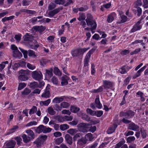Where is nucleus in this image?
Wrapping results in <instances>:
<instances>
[{
    "mask_svg": "<svg viewBox=\"0 0 148 148\" xmlns=\"http://www.w3.org/2000/svg\"><path fill=\"white\" fill-rule=\"evenodd\" d=\"M89 49V48H75L72 50L71 54L73 57H78L80 55H82Z\"/></svg>",
    "mask_w": 148,
    "mask_h": 148,
    "instance_id": "f257e3e1",
    "label": "nucleus"
},
{
    "mask_svg": "<svg viewBox=\"0 0 148 148\" xmlns=\"http://www.w3.org/2000/svg\"><path fill=\"white\" fill-rule=\"evenodd\" d=\"M52 129L50 128L47 127L46 126L41 125H40L35 130V131L37 133L40 134L42 132L46 133L50 132L52 130Z\"/></svg>",
    "mask_w": 148,
    "mask_h": 148,
    "instance_id": "f03ea898",
    "label": "nucleus"
},
{
    "mask_svg": "<svg viewBox=\"0 0 148 148\" xmlns=\"http://www.w3.org/2000/svg\"><path fill=\"white\" fill-rule=\"evenodd\" d=\"M32 76L34 79L39 81L42 78V75L41 72L40 71H35L32 72Z\"/></svg>",
    "mask_w": 148,
    "mask_h": 148,
    "instance_id": "7ed1b4c3",
    "label": "nucleus"
},
{
    "mask_svg": "<svg viewBox=\"0 0 148 148\" xmlns=\"http://www.w3.org/2000/svg\"><path fill=\"white\" fill-rule=\"evenodd\" d=\"M135 114L134 112L131 110H129L126 112H121L120 113V116H125L127 119H130L132 118Z\"/></svg>",
    "mask_w": 148,
    "mask_h": 148,
    "instance_id": "20e7f679",
    "label": "nucleus"
},
{
    "mask_svg": "<svg viewBox=\"0 0 148 148\" xmlns=\"http://www.w3.org/2000/svg\"><path fill=\"white\" fill-rule=\"evenodd\" d=\"M91 124L84 123H81L78 125L79 130L83 132H87V129L89 128Z\"/></svg>",
    "mask_w": 148,
    "mask_h": 148,
    "instance_id": "39448f33",
    "label": "nucleus"
},
{
    "mask_svg": "<svg viewBox=\"0 0 148 148\" xmlns=\"http://www.w3.org/2000/svg\"><path fill=\"white\" fill-rule=\"evenodd\" d=\"M51 86L49 84H48L44 92L42 95L41 97L42 98H48L50 96V88Z\"/></svg>",
    "mask_w": 148,
    "mask_h": 148,
    "instance_id": "423d86ee",
    "label": "nucleus"
},
{
    "mask_svg": "<svg viewBox=\"0 0 148 148\" xmlns=\"http://www.w3.org/2000/svg\"><path fill=\"white\" fill-rule=\"evenodd\" d=\"M24 43L31 46H33V45L37 42L36 41L33 39V38H24Z\"/></svg>",
    "mask_w": 148,
    "mask_h": 148,
    "instance_id": "0eeeda50",
    "label": "nucleus"
},
{
    "mask_svg": "<svg viewBox=\"0 0 148 148\" xmlns=\"http://www.w3.org/2000/svg\"><path fill=\"white\" fill-rule=\"evenodd\" d=\"M26 72L23 70H21L19 71L21 75L18 76V79L21 81H25L28 79V77L25 75Z\"/></svg>",
    "mask_w": 148,
    "mask_h": 148,
    "instance_id": "6e6552de",
    "label": "nucleus"
},
{
    "mask_svg": "<svg viewBox=\"0 0 148 148\" xmlns=\"http://www.w3.org/2000/svg\"><path fill=\"white\" fill-rule=\"evenodd\" d=\"M62 9V7H60L56 8L53 10L49 12L48 14L49 17L51 18L53 17L55 14L58 13L60 10Z\"/></svg>",
    "mask_w": 148,
    "mask_h": 148,
    "instance_id": "1a4fd4ad",
    "label": "nucleus"
},
{
    "mask_svg": "<svg viewBox=\"0 0 148 148\" xmlns=\"http://www.w3.org/2000/svg\"><path fill=\"white\" fill-rule=\"evenodd\" d=\"M87 24L88 26L90 27L91 28H86L85 29L86 30H95L97 27V24L94 20L90 21L89 23V24Z\"/></svg>",
    "mask_w": 148,
    "mask_h": 148,
    "instance_id": "9d476101",
    "label": "nucleus"
},
{
    "mask_svg": "<svg viewBox=\"0 0 148 148\" xmlns=\"http://www.w3.org/2000/svg\"><path fill=\"white\" fill-rule=\"evenodd\" d=\"M45 29V26H35L32 28V31H38L40 33H41L44 31Z\"/></svg>",
    "mask_w": 148,
    "mask_h": 148,
    "instance_id": "9b49d317",
    "label": "nucleus"
},
{
    "mask_svg": "<svg viewBox=\"0 0 148 148\" xmlns=\"http://www.w3.org/2000/svg\"><path fill=\"white\" fill-rule=\"evenodd\" d=\"M103 86L105 89L109 88L112 87V83L110 81L106 80H103Z\"/></svg>",
    "mask_w": 148,
    "mask_h": 148,
    "instance_id": "f8f14e48",
    "label": "nucleus"
},
{
    "mask_svg": "<svg viewBox=\"0 0 148 148\" xmlns=\"http://www.w3.org/2000/svg\"><path fill=\"white\" fill-rule=\"evenodd\" d=\"M147 66L145 65L138 70L136 73L134 74L133 77V79H135L140 76L141 73L146 68Z\"/></svg>",
    "mask_w": 148,
    "mask_h": 148,
    "instance_id": "ddd939ff",
    "label": "nucleus"
},
{
    "mask_svg": "<svg viewBox=\"0 0 148 148\" xmlns=\"http://www.w3.org/2000/svg\"><path fill=\"white\" fill-rule=\"evenodd\" d=\"M140 21H138L137 23L134 25L132 29L131 32H133L141 29L142 26L140 25Z\"/></svg>",
    "mask_w": 148,
    "mask_h": 148,
    "instance_id": "4468645a",
    "label": "nucleus"
},
{
    "mask_svg": "<svg viewBox=\"0 0 148 148\" xmlns=\"http://www.w3.org/2000/svg\"><path fill=\"white\" fill-rule=\"evenodd\" d=\"M69 79V77L66 75H65L61 77V84L63 86L67 85L68 83V80Z\"/></svg>",
    "mask_w": 148,
    "mask_h": 148,
    "instance_id": "2eb2a0df",
    "label": "nucleus"
},
{
    "mask_svg": "<svg viewBox=\"0 0 148 148\" xmlns=\"http://www.w3.org/2000/svg\"><path fill=\"white\" fill-rule=\"evenodd\" d=\"M139 128V127L137 125L134 123L129 124L128 127L129 129L134 131H137Z\"/></svg>",
    "mask_w": 148,
    "mask_h": 148,
    "instance_id": "dca6fc26",
    "label": "nucleus"
},
{
    "mask_svg": "<svg viewBox=\"0 0 148 148\" xmlns=\"http://www.w3.org/2000/svg\"><path fill=\"white\" fill-rule=\"evenodd\" d=\"M65 138L66 142L69 145H71L72 143V137L68 134H66L65 136Z\"/></svg>",
    "mask_w": 148,
    "mask_h": 148,
    "instance_id": "f3484780",
    "label": "nucleus"
},
{
    "mask_svg": "<svg viewBox=\"0 0 148 148\" xmlns=\"http://www.w3.org/2000/svg\"><path fill=\"white\" fill-rule=\"evenodd\" d=\"M130 69L131 68L128 66H123L120 69L119 71L122 74H125L126 73L127 71Z\"/></svg>",
    "mask_w": 148,
    "mask_h": 148,
    "instance_id": "a211bd4d",
    "label": "nucleus"
},
{
    "mask_svg": "<svg viewBox=\"0 0 148 148\" xmlns=\"http://www.w3.org/2000/svg\"><path fill=\"white\" fill-rule=\"evenodd\" d=\"M117 126V125H113L110 126L107 132L108 134H111L114 132Z\"/></svg>",
    "mask_w": 148,
    "mask_h": 148,
    "instance_id": "6ab92c4d",
    "label": "nucleus"
},
{
    "mask_svg": "<svg viewBox=\"0 0 148 148\" xmlns=\"http://www.w3.org/2000/svg\"><path fill=\"white\" fill-rule=\"evenodd\" d=\"M13 56L16 58H21L22 56V53L18 51H13Z\"/></svg>",
    "mask_w": 148,
    "mask_h": 148,
    "instance_id": "aec40b11",
    "label": "nucleus"
},
{
    "mask_svg": "<svg viewBox=\"0 0 148 148\" xmlns=\"http://www.w3.org/2000/svg\"><path fill=\"white\" fill-rule=\"evenodd\" d=\"M115 14L114 13H112L108 15L107 19V21L109 23L112 22L114 19V17Z\"/></svg>",
    "mask_w": 148,
    "mask_h": 148,
    "instance_id": "412c9836",
    "label": "nucleus"
},
{
    "mask_svg": "<svg viewBox=\"0 0 148 148\" xmlns=\"http://www.w3.org/2000/svg\"><path fill=\"white\" fill-rule=\"evenodd\" d=\"M51 101L50 99H48L47 100L45 101H41L40 102V104L41 106H48L49 104L50 103Z\"/></svg>",
    "mask_w": 148,
    "mask_h": 148,
    "instance_id": "4be33fe9",
    "label": "nucleus"
},
{
    "mask_svg": "<svg viewBox=\"0 0 148 148\" xmlns=\"http://www.w3.org/2000/svg\"><path fill=\"white\" fill-rule=\"evenodd\" d=\"M96 106L99 109H101L102 107V104H101L99 98H97L95 101Z\"/></svg>",
    "mask_w": 148,
    "mask_h": 148,
    "instance_id": "5701e85b",
    "label": "nucleus"
},
{
    "mask_svg": "<svg viewBox=\"0 0 148 148\" xmlns=\"http://www.w3.org/2000/svg\"><path fill=\"white\" fill-rule=\"evenodd\" d=\"M26 132L28 134V135L31 137L32 139H34L35 138V135L34 133L31 130H27Z\"/></svg>",
    "mask_w": 148,
    "mask_h": 148,
    "instance_id": "b1692460",
    "label": "nucleus"
},
{
    "mask_svg": "<svg viewBox=\"0 0 148 148\" xmlns=\"http://www.w3.org/2000/svg\"><path fill=\"white\" fill-rule=\"evenodd\" d=\"M85 138L87 141L88 140L92 141L94 138L92 134L91 133H89L86 134L85 136Z\"/></svg>",
    "mask_w": 148,
    "mask_h": 148,
    "instance_id": "393cba45",
    "label": "nucleus"
},
{
    "mask_svg": "<svg viewBox=\"0 0 148 148\" xmlns=\"http://www.w3.org/2000/svg\"><path fill=\"white\" fill-rule=\"evenodd\" d=\"M16 144L15 141L12 140L8 142L6 144L7 147H8L10 148H14Z\"/></svg>",
    "mask_w": 148,
    "mask_h": 148,
    "instance_id": "a878e982",
    "label": "nucleus"
},
{
    "mask_svg": "<svg viewBox=\"0 0 148 148\" xmlns=\"http://www.w3.org/2000/svg\"><path fill=\"white\" fill-rule=\"evenodd\" d=\"M22 137L23 142L25 143H27L30 141L31 138L29 136H27L26 134H23L22 136Z\"/></svg>",
    "mask_w": 148,
    "mask_h": 148,
    "instance_id": "bb28decb",
    "label": "nucleus"
},
{
    "mask_svg": "<svg viewBox=\"0 0 148 148\" xmlns=\"http://www.w3.org/2000/svg\"><path fill=\"white\" fill-rule=\"evenodd\" d=\"M87 140L83 138H82L79 139L77 142V144L80 145L82 146L85 145L87 143Z\"/></svg>",
    "mask_w": 148,
    "mask_h": 148,
    "instance_id": "cd10ccee",
    "label": "nucleus"
},
{
    "mask_svg": "<svg viewBox=\"0 0 148 148\" xmlns=\"http://www.w3.org/2000/svg\"><path fill=\"white\" fill-rule=\"evenodd\" d=\"M64 100V98L62 97H56L53 100V102L56 103H59Z\"/></svg>",
    "mask_w": 148,
    "mask_h": 148,
    "instance_id": "c85d7f7f",
    "label": "nucleus"
},
{
    "mask_svg": "<svg viewBox=\"0 0 148 148\" xmlns=\"http://www.w3.org/2000/svg\"><path fill=\"white\" fill-rule=\"evenodd\" d=\"M70 110L72 112L76 113L80 110V108L75 106H71Z\"/></svg>",
    "mask_w": 148,
    "mask_h": 148,
    "instance_id": "c756f323",
    "label": "nucleus"
},
{
    "mask_svg": "<svg viewBox=\"0 0 148 148\" xmlns=\"http://www.w3.org/2000/svg\"><path fill=\"white\" fill-rule=\"evenodd\" d=\"M47 112L49 114L51 115H55L56 113V112L51 107H49L48 108Z\"/></svg>",
    "mask_w": 148,
    "mask_h": 148,
    "instance_id": "7c9ffc66",
    "label": "nucleus"
},
{
    "mask_svg": "<svg viewBox=\"0 0 148 148\" xmlns=\"http://www.w3.org/2000/svg\"><path fill=\"white\" fill-rule=\"evenodd\" d=\"M41 140L38 138L34 142V143L36 145V146L37 147H41Z\"/></svg>",
    "mask_w": 148,
    "mask_h": 148,
    "instance_id": "2f4dec72",
    "label": "nucleus"
},
{
    "mask_svg": "<svg viewBox=\"0 0 148 148\" xmlns=\"http://www.w3.org/2000/svg\"><path fill=\"white\" fill-rule=\"evenodd\" d=\"M93 20V17L90 14H87V18L86 19V22L87 24H89L90 23V21Z\"/></svg>",
    "mask_w": 148,
    "mask_h": 148,
    "instance_id": "473e14b6",
    "label": "nucleus"
},
{
    "mask_svg": "<svg viewBox=\"0 0 148 148\" xmlns=\"http://www.w3.org/2000/svg\"><path fill=\"white\" fill-rule=\"evenodd\" d=\"M60 105L62 108H67L70 106V104L66 102H63Z\"/></svg>",
    "mask_w": 148,
    "mask_h": 148,
    "instance_id": "72a5a7b5",
    "label": "nucleus"
},
{
    "mask_svg": "<svg viewBox=\"0 0 148 148\" xmlns=\"http://www.w3.org/2000/svg\"><path fill=\"white\" fill-rule=\"evenodd\" d=\"M53 69L51 68L49 70H46V75L49 77H51L53 75Z\"/></svg>",
    "mask_w": 148,
    "mask_h": 148,
    "instance_id": "f704fd0d",
    "label": "nucleus"
},
{
    "mask_svg": "<svg viewBox=\"0 0 148 148\" xmlns=\"http://www.w3.org/2000/svg\"><path fill=\"white\" fill-rule=\"evenodd\" d=\"M31 92L30 90L27 88H26L22 92L21 94L23 95H28Z\"/></svg>",
    "mask_w": 148,
    "mask_h": 148,
    "instance_id": "c9c22d12",
    "label": "nucleus"
},
{
    "mask_svg": "<svg viewBox=\"0 0 148 148\" xmlns=\"http://www.w3.org/2000/svg\"><path fill=\"white\" fill-rule=\"evenodd\" d=\"M60 129L62 131H64L69 128V126L66 124H62L59 126Z\"/></svg>",
    "mask_w": 148,
    "mask_h": 148,
    "instance_id": "e433bc0d",
    "label": "nucleus"
},
{
    "mask_svg": "<svg viewBox=\"0 0 148 148\" xmlns=\"http://www.w3.org/2000/svg\"><path fill=\"white\" fill-rule=\"evenodd\" d=\"M95 49H92L90 50L87 54L85 59H89L90 57L91 54L95 50Z\"/></svg>",
    "mask_w": 148,
    "mask_h": 148,
    "instance_id": "4c0bfd02",
    "label": "nucleus"
},
{
    "mask_svg": "<svg viewBox=\"0 0 148 148\" xmlns=\"http://www.w3.org/2000/svg\"><path fill=\"white\" fill-rule=\"evenodd\" d=\"M121 19L120 21H119L118 23L121 24L125 22L127 20V17L125 15H121Z\"/></svg>",
    "mask_w": 148,
    "mask_h": 148,
    "instance_id": "58836bf2",
    "label": "nucleus"
},
{
    "mask_svg": "<svg viewBox=\"0 0 148 148\" xmlns=\"http://www.w3.org/2000/svg\"><path fill=\"white\" fill-rule=\"evenodd\" d=\"M29 86L31 88L33 89L37 88L38 86V83L35 82H34L30 83Z\"/></svg>",
    "mask_w": 148,
    "mask_h": 148,
    "instance_id": "ea45409f",
    "label": "nucleus"
},
{
    "mask_svg": "<svg viewBox=\"0 0 148 148\" xmlns=\"http://www.w3.org/2000/svg\"><path fill=\"white\" fill-rule=\"evenodd\" d=\"M37 108L35 106H33L32 109L30 110L29 113L30 114H34L37 111Z\"/></svg>",
    "mask_w": 148,
    "mask_h": 148,
    "instance_id": "a19ab883",
    "label": "nucleus"
},
{
    "mask_svg": "<svg viewBox=\"0 0 148 148\" xmlns=\"http://www.w3.org/2000/svg\"><path fill=\"white\" fill-rule=\"evenodd\" d=\"M67 132L71 135H73L77 132V130L75 129H70L67 130Z\"/></svg>",
    "mask_w": 148,
    "mask_h": 148,
    "instance_id": "79ce46f5",
    "label": "nucleus"
},
{
    "mask_svg": "<svg viewBox=\"0 0 148 148\" xmlns=\"http://www.w3.org/2000/svg\"><path fill=\"white\" fill-rule=\"evenodd\" d=\"M53 108L54 110L58 112H59L62 110V108L60 105L59 106L58 104H56L53 106Z\"/></svg>",
    "mask_w": 148,
    "mask_h": 148,
    "instance_id": "37998d69",
    "label": "nucleus"
},
{
    "mask_svg": "<svg viewBox=\"0 0 148 148\" xmlns=\"http://www.w3.org/2000/svg\"><path fill=\"white\" fill-rule=\"evenodd\" d=\"M63 140V139L62 137L58 138L55 140V143L56 144L59 145L61 143Z\"/></svg>",
    "mask_w": 148,
    "mask_h": 148,
    "instance_id": "c03bdc74",
    "label": "nucleus"
},
{
    "mask_svg": "<svg viewBox=\"0 0 148 148\" xmlns=\"http://www.w3.org/2000/svg\"><path fill=\"white\" fill-rule=\"evenodd\" d=\"M79 16L77 18V19L80 21L82 20H84L86 18L85 14L82 13H79Z\"/></svg>",
    "mask_w": 148,
    "mask_h": 148,
    "instance_id": "a18cd8bd",
    "label": "nucleus"
},
{
    "mask_svg": "<svg viewBox=\"0 0 148 148\" xmlns=\"http://www.w3.org/2000/svg\"><path fill=\"white\" fill-rule=\"evenodd\" d=\"M65 2V0H55L54 2L56 4L63 5Z\"/></svg>",
    "mask_w": 148,
    "mask_h": 148,
    "instance_id": "49530a36",
    "label": "nucleus"
},
{
    "mask_svg": "<svg viewBox=\"0 0 148 148\" xmlns=\"http://www.w3.org/2000/svg\"><path fill=\"white\" fill-rule=\"evenodd\" d=\"M18 126L17 125L14 126L10 130L9 134L13 133L15 132L16 130L18 129Z\"/></svg>",
    "mask_w": 148,
    "mask_h": 148,
    "instance_id": "de8ad7c7",
    "label": "nucleus"
},
{
    "mask_svg": "<svg viewBox=\"0 0 148 148\" xmlns=\"http://www.w3.org/2000/svg\"><path fill=\"white\" fill-rule=\"evenodd\" d=\"M125 143V141L124 140H123L121 141L119 143H118L116 144L115 146L114 147V148H120V147H121V146L123 145L124 143Z\"/></svg>",
    "mask_w": 148,
    "mask_h": 148,
    "instance_id": "09e8293b",
    "label": "nucleus"
},
{
    "mask_svg": "<svg viewBox=\"0 0 148 148\" xmlns=\"http://www.w3.org/2000/svg\"><path fill=\"white\" fill-rule=\"evenodd\" d=\"M142 5L141 0H137L135 3L134 7L137 8L138 6H140Z\"/></svg>",
    "mask_w": 148,
    "mask_h": 148,
    "instance_id": "8fccbe9b",
    "label": "nucleus"
},
{
    "mask_svg": "<svg viewBox=\"0 0 148 148\" xmlns=\"http://www.w3.org/2000/svg\"><path fill=\"white\" fill-rule=\"evenodd\" d=\"M37 122L36 121H32L27 123L26 125V127H29L32 125H37Z\"/></svg>",
    "mask_w": 148,
    "mask_h": 148,
    "instance_id": "3c124183",
    "label": "nucleus"
},
{
    "mask_svg": "<svg viewBox=\"0 0 148 148\" xmlns=\"http://www.w3.org/2000/svg\"><path fill=\"white\" fill-rule=\"evenodd\" d=\"M28 56L30 57H35L36 55H35V52L32 50H29L28 51Z\"/></svg>",
    "mask_w": 148,
    "mask_h": 148,
    "instance_id": "603ef678",
    "label": "nucleus"
},
{
    "mask_svg": "<svg viewBox=\"0 0 148 148\" xmlns=\"http://www.w3.org/2000/svg\"><path fill=\"white\" fill-rule=\"evenodd\" d=\"M56 7V5L53 3L49 4L48 7V9L49 10H52Z\"/></svg>",
    "mask_w": 148,
    "mask_h": 148,
    "instance_id": "864d4df0",
    "label": "nucleus"
},
{
    "mask_svg": "<svg viewBox=\"0 0 148 148\" xmlns=\"http://www.w3.org/2000/svg\"><path fill=\"white\" fill-rule=\"evenodd\" d=\"M26 86V84L24 83H20L19 84L18 90H21Z\"/></svg>",
    "mask_w": 148,
    "mask_h": 148,
    "instance_id": "5fc2aeb1",
    "label": "nucleus"
},
{
    "mask_svg": "<svg viewBox=\"0 0 148 148\" xmlns=\"http://www.w3.org/2000/svg\"><path fill=\"white\" fill-rule=\"evenodd\" d=\"M135 139L134 136H130L128 137L127 139V143H130L134 141Z\"/></svg>",
    "mask_w": 148,
    "mask_h": 148,
    "instance_id": "6e6d98bb",
    "label": "nucleus"
},
{
    "mask_svg": "<svg viewBox=\"0 0 148 148\" xmlns=\"http://www.w3.org/2000/svg\"><path fill=\"white\" fill-rule=\"evenodd\" d=\"M88 8V7L87 5H85L84 7H81L78 8L79 10L80 11H86Z\"/></svg>",
    "mask_w": 148,
    "mask_h": 148,
    "instance_id": "4d7b16f0",
    "label": "nucleus"
},
{
    "mask_svg": "<svg viewBox=\"0 0 148 148\" xmlns=\"http://www.w3.org/2000/svg\"><path fill=\"white\" fill-rule=\"evenodd\" d=\"M19 49H20V51L22 52L24 55V57L25 58H27V51L26 50H24L22 49L20 47H19Z\"/></svg>",
    "mask_w": 148,
    "mask_h": 148,
    "instance_id": "13d9d810",
    "label": "nucleus"
},
{
    "mask_svg": "<svg viewBox=\"0 0 148 148\" xmlns=\"http://www.w3.org/2000/svg\"><path fill=\"white\" fill-rule=\"evenodd\" d=\"M52 82L54 84L57 85L58 84V79L55 77H53L51 79Z\"/></svg>",
    "mask_w": 148,
    "mask_h": 148,
    "instance_id": "bf43d9fd",
    "label": "nucleus"
},
{
    "mask_svg": "<svg viewBox=\"0 0 148 148\" xmlns=\"http://www.w3.org/2000/svg\"><path fill=\"white\" fill-rule=\"evenodd\" d=\"M61 112L62 114H67L69 116H70L71 114V112L69 111V110H67L66 109L62 110V111Z\"/></svg>",
    "mask_w": 148,
    "mask_h": 148,
    "instance_id": "052dcab7",
    "label": "nucleus"
},
{
    "mask_svg": "<svg viewBox=\"0 0 148 148\" xmlns=\"http://www.w3.org/2000/svg\"><path fill=\"white\" fill-rule=\"evenodd\" d=\"M140 49L138 48L137 49H136L134 51H132L130 53V55H132L134 54H136L138 52H139L140 51Z\"/></svg>",
    "mask_w": 148,
    "mask_h": 148,
    "instance_id": "680f3d73",
    "label": "nucleus"
},
{
    "mask_svg": "<svg viewBox=\"0 0 148 148\" xmlns=\"http://www.w3.org/2000/svg\"><path fill=\"white\" fill-rule=\"evenodd\" d=\"M27 67L31 70H33L35 68V66L32 65L29 63H27Z\"/></svg>",
    "mask_w": 148,
    "mask_h": 148,
    "instance_id": "e2e57ef3",
    "label": "nucleus"
},
{
    "mask_svg": "<svg viewBox=\"0 0 148 148\" xmlns=\"http://www.w3.org/2000/svg\"><path fill=\"white\" fill-rule=\"evenodd\" d=\"M140 132L143 138H145L146 137V133L144 130H140Z\"/></svg>",
    "mask_w": 148,
    "mask_h": 148,
    "instance_id": "0e129e2a",
    "label": "nucleus"
},
{
    "mask_svg": "<svg viewBox=\"0 0 148 148\" xmlns=\"http://www.w3.org/2000/svg\"><path fill=\"white\" fill-rule=\"evenodd\" d=\"M48 61L45 59H42L40 60V63L42 66H44L46 64H47Z\"/></svg>",
    "mask_w": 148,
    "mask_h": 148,
    "instance_id": "69168bd1",
    "label": "nucleus"
},
{
    "mask_svg": "<svg viewBox=\"0 0 148 148\" xmlns=\"http://www.w3.org/2000/svg\"><path fill=\"white\" fill-rule=\"evenodd\" d=\"M103 114V111H96V115L98 117H100Z\"/></svg>",
    "mask_w": 148,
    "mask_h": 148,
    "instance_id": "338daca9",
    "label": "nucleus"
},
{
    "mask_svg": "<svg viewBox=\"0 0 148 148\" xmlns=\"http://www.w3.org/2000/svg\"><path fill=\"white\" fill-rule=\"evenodd\" d=\"M144 5L143 6L145 8H148V1L147 0H143Z\"/></svg>",
    "mask_w": 148,
    "mask_h": 148,
    "instance_id": "774afa93",
    "label": "nucleus"
}]
</instances>
